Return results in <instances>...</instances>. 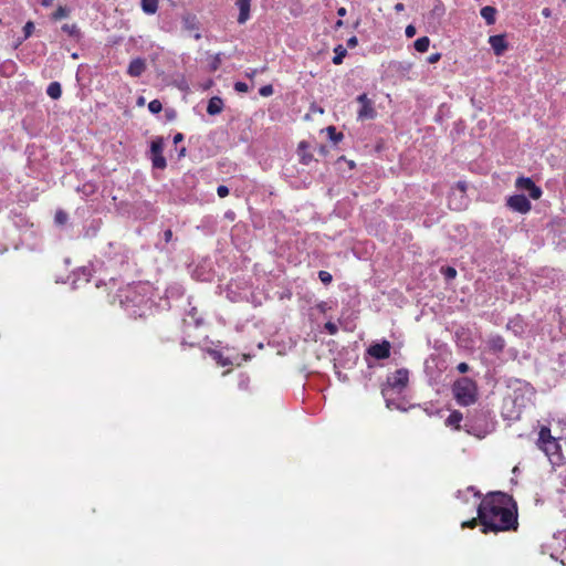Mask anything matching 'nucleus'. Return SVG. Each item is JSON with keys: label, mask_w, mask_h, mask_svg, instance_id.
Returning a JSON list of instances; mask_svg holds the SVG:
<instances>
[{"label": "nucleus", "mask_w": 566, "mask_h": 566, "mask_svg": "<svg viewBox=\"0 0 566 566\" xmlns=\"http://www.w3.org/2000/svg\"><path fill=\"white\" fill-rule=\"evenodd\" d=\"M478 516L483 532H501L517 526L516 506L512 497L502 492L488 495L478 506Z\"/></svg>", "instance_id": "1"}, {"label": "nucleus", "mask_w": 566, "mask_h": 566, "mask_svg": "<svg viewBox=\"0 0 566 566\" xmlns=\"http://www.w3.org/2000/svg\"><path fill=\"white\" fill-rule=\"evenodd\" d=\"M148 289V285L140 284L126 291L125 300H122L120 303L129 315L134 317H142L146 314L144 308L147 307L148 300H145L142 292H146Z\"/></svg>", "instance_id": "2"}, {"label": "nucleus", "mask_w": 566, "mask_h": 566, "mask_svg": "<svg viewBox=\"0 0 566 566\" xmlns=\"http://www.w3.org/2000/svg\"><path fill=\"white\" fill-rule=\"evenodd\" d=\"M409 371L405 368L396 370L392 375L388 376L387 384L382 388V396L389 409L399 408L391 399L394 394H400L408 385Z\"/></svg>", "instance_id": "3"}, {"label": "nucleus", "mask_w": 566, "mask_h": 566, "mask_svg": "<svg viewBox=\"0 0 566 566\" xmlns=\"http://www.w3.org/2000/svg\"><path fill=\"white\" fill-rule=\"evenodd\" d=\"M457 402L461 406H470L475 402L478 388L473 380L468 377L457 380L452 388Z\"/></svg>", "instance_id": "4"}, {"label": "nucleus", "mask_w": 566, "mask_h": 566, "mask_svg": "<svg viewBox=\"0 0 566 566\" xmlns=\"http://www.w3.org/2000/svg\"><path fill=\"white\" fill-rule=\"evenodd\" d=\"M537 446L543 450L552 463L559 461V444L557 440L551 436V430L547 427L541 428Z\"/></svg>", "instance_id": "5"}, {"label": "nucleus", "mask_w": 566, "mask_h": 566, "mask_svg": "<svg viewBox=\"0 0 566 566\" xmlns=\"http://www.w3.org/2000/svg\"><path fill=\"white\" fill-rule=\"evenodd\" d=\"M357 102L360 104V108L357 112V118L359 120L374 119L376 117L377 112L374 107V102L367 94L358 95Z\"/></svg>", "instance_id": "6"}, {"label": "nucleus", "mask_w": 566, "mask_h": 566, "mask_svg": "<svg viewBox=\"0 0 566 566\" xmlns=\"http://www.w3.org/2000/svg\"><path fill=\"white\" fill-rule=\"evenodd\" d=\"M164 151V140L158 137L155 138L150 144V153H151V163L153 166L157 169H164L167 165L165 157L163 156Z\"/></svg>", "instance_id": "7"}, {"label": "nucleus", "mask_w": 566, "mask_h": 566, "mask_svg": "<svg viewBox=\"0 0 566 566\" xmlns=\"http://www.w3.org/2000/svg\"><path fill=\"white\" fill-rule=\"evenodd\" d=\"M506 203L511 210L520 213H527L532 208L530 200L524 195L511 196Z\"/></svg>", "instance_id": "8"}, {"label": "nucleus", "mask_w": 566, "mask_h": 566, "mask_svg": "<svg viewBox=\"0 0 566 566\" xmlns=\"http://www.w3.org/2000/svg\"><path fill=\"white\" fill-rule=\"evenodd\" d=\"M515 186L520 190L528 191L533 200H537L542 196V189L537 187L531 178L520 177L516 179Z\"/></svg>", "instance_id": "9"}, {"label": "nucleus", "mask_w": 566, "mask_h": 566, "mask_svg": "<svg viewBox=\"0 0 566 566\" xmlns=\"http://www.w3.org/2000/svg\"><path fill=\"white\" fill-rule=\"evenodd\" d=\"M391 345L388 340L373 344L368 347L367 353L376 359H385L390 355Z\"/></svg>", "instance_id": "10"}, {"label": "nucleus", "mask_w": 566, "mask_h": 566, "mask_svg": "<svg viewBox=\"0 0 566 566\" xmlns=\"http://www.w3.org/2000/svg\"><path fill=\"white\" fill-rule=\"evenodd\" d=\"M464 430L471 436L483 439L493 430V426L488 422H485L483 426H476L472 422H467L464 424Z\"/></svg>", "instance_id": "11"}, {"label": "nucleus", "mask_w": 566, "mask_h": 566, "mask_svg": "<svg viewBox=\"0 0 566 566\" xmlns=\"http://www.w3.org/2000/svg\"><path fill=\"white\" fill-rule=\"evenodd\" d=\"M252 0H237L235 6L239 9L238 22L245 23L250 19V9Z\"/></svg>", "instance_id": "12"}, {"label": "nucleus", "mask_w": 566, "mask_h": 566, "mask_svg": "<svg viewBox=\"0 0 566 566\" xmlns=\"http://www.w3.org/2000/svg\"><path fill=\"white\" fill-rule=\"evenodd\" d=\"M489 43L497 56L502 55L507 48L503 35H491L489 38Z\"/></svg>", "instance_id": "13"}, {"label": "nucleus", "mask_w": 566, "mask_h": 566, "mask_svg": "<svg viewBox=\"0 0 566 566\" xmlns=\"http://www.w3.org/2000/svg\"><path fill=\"white\" fill-rule=\"evenodd\" d=\"M145 70H146L145 60L137 57V59H134L130 61L128 69H127V73L133 77H137V76L142 75Z\"/></svg>", "instance_id": "14"}, {"label": "nucleus", "mask_w": 566, "mask_h": 566, "mask_svg": "<svg viewBox=\"0 0 566 566\" xmlns=\"http://www.w3.org/2000/svg\"><path fill=\"white\" fill-rule=\"evenodd\" d=\"M465 190H467L465 182L459 181L455 185V187L452 189V193H451V197H450V206H453V208L457 209V210H461L465 206V202L460 201L459 203H453L452 197H454L457 193H459L461 199H464Z\"/></svg>", "instance_id": "15"}, {"label": "nucleus", "mask_w": 566, "mask_h": 566, "mask_svg": "<svg viewBox=\"0 0 566 566\" xmlns=\"http://www.w3.org/2000/svg\"><path fill=\"white\" fill-rule=\"evenodd\" d=\"M222 108H223V102L220 97L214 96L209 99V103L207 106L208 114L217 115V114L221 113Z\"/></svg>", "instance_id": "16"}, {"label": "nucleus", "mask_w": 566, "mask_h": 566, "mask_svg": "<svg viewBox=\"0 0 566 566\" xmlns=\"http://www.w3.org/2000/svg\"><path fill=\"white\" fill-rule=\"evenodd\" d=\"M463 419V416L460 411L454 410L452 411L449 417L446 419V424L448 427H453L454 429H460V423Z\"/></svg>", "instance_id": "17"}, {"label": "nucleus", "mask_w": 566, "mask_h": 566, "mask_svg": "<svg viewBox=\"0 0 566 566\" xmlns=\"http://www.w3.org/2000/svg\"><path fill=\"white\" fill-rule=\"evenodd\" d=\"M496 10L494 7L486 6L481 9V17L485 20V22L491 25L495 23Z\"/></svg>", "instance_id": "18"}, {"label": "nucleus", "mask_w": 566, "mask_h": 566, "mask_svg": "<svg viewBox=\"0 0 566 566\" xmlns=\"http://www.w3.org/2000/svg\"><path fill=\"white\" fill-rule=\"evenodd\" d=\"M140 6L146 14L151 15L158 10V0H142Z\"/></svg>", "instance_id": "19"}, {"label": "nucleus", "mask_w": 566, "mask_h": 566, "mask_svg": "<svg viewBox=\"0 0 566 566\" xmlns=\"http://www.w3.org/2000/svg\"><path fill=\"white\" fill-rule=\"evenodd\" d=\"M415 49L420 53H424L429 50L430 39L428 36H421L415 41Z\"/></svg>", "instance_id": "20"}, {"label": "nucleus", "mask_w": 566, "mask_h": 566, "mask_svg": "<svg viewBox=\"0 0 566 566\" xmlns=\"http://www.w3.org/2000/svg\"><path fill=\"white\" fill-rule=\"evenodd\" d=\"M46 93L53 99L60 98L62 94L61 85L57 82L50 83L46 88Z\"/></svg>", "instance_id": "21"}, {"label": "nucleus", "mask_w": 566, "mask_h": 566, "mask_svg": "<svg viewBox=\"0 0 566 566\" xmlns=\"http://www.w3.org/2000/svg\"><path fill=\"white\" fill-rule=\"evenodd\" d=\"M334 53L335 55L333 57V63L335 65H339L343 62L344 57L346 56L347 51L343 45H337L334 49Z\"/></svg>", "instance_id": "22"}, {"label": "nucleus", "mask_w": 566, "mask_h": 566, "mask_svg": "<svg viewBox=\"0 0 566 566\" xmlns=\"http://www.w3.org/2000/svg\"><path fill=\"white\" fill-rule=\"evenodd\" d=\"M209 354L220 366H228L232 364V361L229 358L223 357V355L218 350H210Z\"/></svg>", "instance_id": "23"}, {"label": "nucleus", "mask_w": 566, "mask_h": 566, "mask_svg": "<svg viewBox=\"0 0 566 566\" xmlns=\"http://www.w3.org/2000/svg\"><path fill=\"white\" fill-rule=\"evenodd\" d=\"M507 328L512 329L515 334L523 332L522 321L517 317L509 322Z\"/></svg>", "instance_id": "24"}, {"label": "nucleus", "mask_w": 566, "mask_h": 566, "mask_svg": "<svg viewBox=\"0 0 566 566\" xmlns=\"http://www.w3.org/2000/svg\"><path fill=\"white\" fill-rule=\"evenodd\" d=\"M148 109L153 114H158L163 109L161 102L159 99H153L148 104Z\"/></svg>", "instance_id": "25"}, {"label": "nucleus", "mask_w": 566, "mask_h": 566, "mask_svg": "<svg viewBox=\"0 0 566 566\" xmlns=\"http://www.w3.org/2000/svg\"><path fill=\"white\" fill-rule=\"evenodd\" d=\"M491 346L495 350H501L504 347V340L501 337H495L491 339Z\"/></svg>", "instance_id": "26"}, {"label": "nucleus", "mask_w": 566, "mask_h": 566, "mask_svg": "<svg viewBox=\"0 0 566 566\" xmlns=\"http://www.w3.org/2000/svg\"><path fill=\"white\" fill-rule=\"evenodd\" d=\"M69 14V10L64 7H60L53 14V18L55 20H60V19H63V18H66Z\"/></svg>", "instance_id": "27"}, {"label": "nucleus", "mask_w": 566, "mask_h": 566, "mask_svg": "<svg viewBox=\"0 0 566 566\" xmlns=\"http://www.w3.org/2000/svg\"><path fill=\"white\" fill-rule=\"evenodd\" d=\"M259 93L264 97L271 96L273 94V87L272 85H264L260 88Z\"/></svg>", "instance_id": "28"}, {"label": "nucleus", "mask_w": 566, "mask_h": 566, "mask_svg": "<svg viewBox=\"0 0 566 566\" xmlns=\"http://www.w3.org/2000/svg\"><path fill=\"white\" fill-rule=\"evenodd\" d=\"M234 90L239 93H247L249 91V85L244 82H237L234 84Z\"/></svg>", "instance_id": "29"}, {"label": "nucleus", "mask_w": 566, "mask_h": 566, "mask_svg": "<svg viewBox=\"0 0 566 566\" xmlns=\"http://www.w3.org/2000/svg\"><path fill=\"white\" fill-rule=\"evenodd\" d=\"M67 220V214L63 211H57L55 213V222L59 223V224H63L65 223Z\"/></svg>", "instance_id": "30"}, {"label": "nucleus", "mask_w": 566, "mask_h": 566, "mask_svg": "<svg viewBox=\"0 0 566 566\" xmlns=\"http://www.w3.org/2000/svg\"><path fill=\"white\" fill-rule=\"evenodd\" d=\"M318 277L325 284H327L332 281V275L326 271H319Z\"/></svg>", "instance_id": "31"}, {"label": "nucleus", "mask_w": 566, "mask_h": 566, "mask_svg": "<svg viewBox=\"0 0 566 566\" xmlns=\"http://www.w3.org/2000/svg\"><path fill=\"white\" fill-rule=\"evenodd\" d=\"M459 496L461 495H472L474 499L479 497V493L476 491H474V489L471 486V488H468L465 491H459L458 492Z\"/></svg>", "instance_id": "32"}, {"label": "nucleus", "mask_w": 566, "mask_h": 566, "mask_svg": "<svg viewBox=\"0 0 566 566\" xmlns=\"http://www.w3.org/2000/svg\"><path fill=\"white\" fill-rule=\"evenodd\" d=\"M416 28L412 24L406 27L405 34L407 38H413L416 35Z\"/></svg>", "instance_id": "33"}, {"label": "nucleus", "mask_w": 566, "mask_h": 566, "mask_svg": "<svg viewBox=\"0 0 566 566\" xmlns=\"http://www.w3.org/2000/svg\"><path fill=\"white\" fill-rule=\"evenodd\" d=\"M217 193L220 198H224L229 195V189L228 187L221 185L217 188Z\"/></svg>", "instance_id": "34"}, {"label": "nucleus", "mask_w": 566, "mask_h": 566, "mask_svg": "<svg viewBox=\"0 0 566 566\" xmlns=\"http://www.w3.org/2000/svg\"><path fill=\"white\" fill-rule=\"evenodd\" d=\"M325 328L331 335H334L337 332V326L332 322L326 323Z\"/></svg>", "instance_id": "35"}, {"label": "nucleus", "mask_w": 566, "mask_h": 566, "mask_svg": "<svg viewBox=\"0 0 566 566\" xmlns=\"http://www.w3.org/2000/svg\"><path fill=\"white\" fill-rule=\"evenodd\" d=\"M33 29L34 24L32 22H27V24L23 28L27 38L31 35Z\"/></svg>", "instance_id": "36"}, {"label": "nucleus", "mask_w": 566, "mask_h": 566, "mask_svg": "<svg viewBox=\"0 0 566 566\" xmlns=\"http://www.w3.org/2000/svg\"><path fill=\"white\" fill-rule=\"evenodd\" d=\"M440 59H441V54H440V53H433V54H431V55L428 57V62H429L430 64H433V63H437Z\"/></svg>", "instance_id": "37"}, {"label": "nucleus", "mask_w": 566, "mask_h": 566, "mask_svg": "<svg viewBox=\"0 0 566 566\" xmlns=\"http://www.w3.org/2000/svg\"><path fill=\"white\" fill-rule=\"evenodd\" d=\"M358 44V40L356 36H352L347 40V45L349 48H355Z\"/></svg>", "instance_id": "38"}, {"label": "nucleus", "mask_w": 566, "mask_h": 566, "mask_svg": "<svg viewBox=\"0 0 566 566\" xmlns=\"http://www.w3.org/2000/svg\"><path fill=\"white\" fill-rule=\"evenodd\" d=\"M446 274L449 279H453L457 275V271L453 268H448Z\"/></svg>", "instance_id": "39"}, {"label": "nucleus", "mask_w": 566, "mask_h": 566, "mask_svg": "<svg viewBox=\"0 0 566 566\" xmlns=\"http://www.w3.org/2000/svg\"><path fill=\"white\" fill-rule=\"evenodd\" d=\"M458 370L462 374L467 373L469 370V366L465 363H460L458 365Z\"/></svg>", "instance_id": "40"}, {"label": "nucleus", "mask_w": 566, "mask_h": 566, "mask_svg": "<svg viewBox=\"0 0 566 566\" xmlns=\"http://www.w3.org/2000/svg\"><path fill=\"white\" fill-rule=\"evenodd\" d=\"M63 30L69 32V33H71V34H73L76 31V27L75 25H67V24H65V25H63Z\"/></svg>", "instance_id": "41"}, {"label": "nucleus", "mask_w": 566, "mask_h": 566, "mask_svg": "<svg viewBox=\"0 0 566 566\" xmlns=\"http://www.w3.org/2000/svg\"><path fill=\"white\" fill-rule=\"evenodd\" d=\"M164 237H165V241L169 242L171 240V238H172L171 230H166L165 233H164Z\"/></svg>", "instance_id": "42"}, {"label": "nucleus", "mask_w": 566, "mask_h": 566, "mask_svg": "<svg viewBox=\"0 0 566 566\" xmlns=\"http://www.w3.org/2000/svg\"><path fill=\"white\" fill-rule=\"evenodd\" d=\"M476 521L473 518L469 522H463L462 527H473L475 525Z\"/></svg>", "instance_id": "43"}, {"label": "nucleus", "mask_w": 566, "mask_h": 566, "mask_svg": "<svg viewBox=\"0 0 566 566\" xmlns=\"http://www.w3.org/2000/svg\"><path fill=\"white\" fill-rule=\"evenodd\" d=\"M182 139H184V136H182V134H180V133H178V134H176V135L174 136V143H175V144L180 143Z\"/></svg>", "instance_id": "44"}, {"label": "nucleus", "mask_w": 566, "mask_h": 566, "mask_svg": "<svg viewBox=\"0 0 566 566\" xmlns=\"http://www.w3.org/2000/svg\"><path fill=\"white\" fill-rule=\"evenodd\" d=\"M395 10H396L397 12H401V11H403V10H405V6H403V3H401V2L396 3V6H395Z\"/></svg>", "instance_id": "45"}, {"label": "nucleus", "mask_w": 566, "mask_h": 566, "mask_svg": "<svg viewBox=\"0 0 566 566\" xmlns=\"http://www.w3.org/2000/svg\"><path fill=\"white\" fill-rule=\"evenodd\" d=\"M337 14H338L339 17H344V15L346 14V9H345L344 7L339 8V9L337 10Z\"/></svg>", "instance_id": "46"}, {"label": "nucleus", "mask_w": 566, "mask_h": 566, "mask_svg": "<svg viewBox=\"0 0 566 566\" xmlns=\"http://www.w3.org/2000/svg\"><path fill=\"white\" fill-rule=\"evenodd\" d=\"M542 14L546 18L551 17V10L548 8H544Z\"/></svg>", "instance_id": "47"}, {"label": "nucleus", "mask_w": 566, "mask_h": 566, "mask_svg": "<svg viewBox=\"0 0 566 566\" xmlns=\"http://www.w3.org/2000/svg\"><path fill=\"white\" fill-rule=\"evenodd\" d=\"M137 104L138 105H144L145 104V98L144 97H139Z\"/></svg>", "instance_id": "48"}, {"label": "nucleus", "mask_w": 566, "mask_h": 566, "mask_svg": "<svg viewBox=\"0 0 566 566\" xmlns=\"http://www.w3.org/2000/svg\"><path fill=\"white\" fill-rule=\"evenodd\" d=\"M343 24L342 20L337 21L336 25L340 27Z\"/></svg>", "instance_id": "49"}]
</instances>
